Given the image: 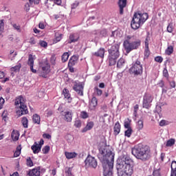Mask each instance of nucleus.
<instances>
[{
  "mask_svg": "<svg viewBox=\"0 0 176 176\" xmlns=\"http://www.w3.org/2000/svg\"><path fill=\"white\" fill-rule=\"evenodd\" d=\"M14 105L16 108V115L17 116H23V115H27L28 113V108L25 104V101L23 96H20L16 98Z\"/></svg>",
  "mask_w": 176,
  "mask_h": 176,
  "instance_id": "obj_7",
  "label": "nucleus"
},
{
  "mask_svg": "<svg viewBox=\"0 0 176 176\" xmlns=\"http://www.w3.org/2000/svg\"><path fill=\"white\" fill-rule=\"evenodd\" d=\"M119 133H120V123L119 122H117L113 128V134L114 135H119Z\"/></svg>",
  "mask_w": 176,
  "mask_h": 176,
  "instance_id": "obj_25",
  "label": "nucleus"
},
{
  "mask_svg": "<svg viewBox=\"0 0 176 176\" xmlns=\"http://www.w3.org/2000/svg\"><path fill=\"white\" fill-rule=\"evenodd\" d=\"M64 94V97L66 100H67V102H72V98H71V94H69V91L67 89H64L63 91Z\"/></svg>",
  "mask_w": 176,
  "mask_h": 176,
  "instance_id": "obj_20",
  "label": "nucleus"
},
{
  "mask_svg": "<svg viewBox=\"0 0 176 176\" xmlns=\"http://www.w3.org/2000/svg\"><path fill=\"white\" fill-rule=\"evenodd\" d=\"M21 68V64L17 63L16 65L11 67L10 69L12 72H19Z\"/></svg>",
  "mask_w": 176,
  "mask_h": 176,
  "instance_id": "obj_34",
  "label": "nucleus"
},
{
  "mask_svg": "<svg viewBox=\"0 0 176 176\" xmlns=\"http://www.w3.org/2000/svg\"><path fill=\"white\" fill-rule=\"evenodd\" d=\"M65 155L66 157V159L71 160L76 157V156H78V154L75 152H65Z\"/></svg>",
  "mask_w": 176,
  "mask_h": 176,
  "instance_id": "obj_26",
  "label": "nucleus"
},
{
  "mask_svg": "<svg viewBox=\"0 0 176 176\" xmlns=\"http://www.w3.org/2000/svg\"><path fill=\"white\" fill-rule=\"evenodd\" d=\"M12 27H13V28H14V30H16V31H18V32H21V30H20V25H19L16 23H14V24H12Z\"/></svg>",
  "mask_w": 176,
  "mask_h": 176,
  "instance_id": "obj_54",
  "label": "nucleus"
},
{
  "mask_svg": "<svg viewBox=\"0 0 176 176\" xmlns=\"http://www.w3.org/2000/svg\"><path fill=\"white\" fill-rule=\"evenodd\" d=\"M21 123L24 129H28V119L26 117L22 118Z\"/></svg>",
  "mask_w": 176,
  "mask_h": 176,
  "instance_id": "obj_35",
  "label": "nucleus"
},
{
  "mask_svg": "<svg viewBox=\"0 0 176 176\" xmlns=\"http://www.w3.org/2000/svg\"><path fill=\"white\" fill-rule=\"evenodd\" d=\"M5 27V20H0V36L3 32V28Z\"/></svg>",
  "mask_w": 176,
  "mask_h": 176,
  "instance_id": "obj_43",
  "label": "nucleus"
},
{
  "mask_svg": "<svg viewBox=\"0 0 176 176\" xmlns=\"http://www.w3.org/2000/svg\"><path fill=\"white\" fill-rule=\"evenodd\" d=\"M19 133L13 131L11 134V138H12L13 141H19Z\"/></svg>",
  "mask_w": 176,
  "mask_h": 176,
  "instance_id": "obj_37",
  "label": "nucleus"
},
{
  "mask_svg": "<svg viewBox=\"0 0 176 176\" xmlns=\"http://www.w3.org/2000/svg\"><path fill=\"white\" fill-rule=\"evenodd\" d=\"M65 173L66 176H72V168L69 167H66L65 168Z\"/></svg>",
  "mask_w": 176,
  "mask_h": 176,
  "instance_id": "obj_39",
  "label": "nucleus"
},
{
  "mask_svg": "<svg viewBox=\"0 0 176 176\" xmlns=\"http://www.w3.org/2000/svg\"><path fill=\"white\" fill-rule=\"evenodd\" d=\"M38 28H41V30H45V24L43 23V22H41L38 24Z\"/></svg>",
  "mask_w": 176,
  "mask_h": 176,
  "instance_id": "obj_62",
  "label": "nucleus"
},
{
  "mask_svg": "<svg viewBox=\"0 0 176 176\" xmlns=\"http://www.w3.org/2000/svg\"><path fill=\"white\" fill-rule=\"evenodd\" d=\"M38 71L41 72L42 78H47V74L50 73V63H49L47 59H44L39 62Z\"/></svg>",
  "mask_w": 176,
  "mask_h": 176,
  "instance_id": "obj_8",
  "label": "nucleus"
},
{
  "mask_svg": "<svg viewBox=\"0 0 176 176\" xmlns=\"http://www.w3.org/2000/svg\"><path fill=\"white\" fill-rule=\"evenodd\" d=\"M124 64H126V60L123 58H120L117 62V68H122L124 67Z\"/></svg>",
  "mask_w": 176,
  "mask_h": 176,
  "instance_id": "obj_29",
  "label": "nucleus"
},
{
  "mask_svg": "<svg viewBox=\"0 0 176 176\" xmlns=\"http://www.w3.org/2000/svg\"><path fill=\"white\" fill-rule=\"evenodd\" d=\"M85 167L87 168L91 167V168H97V160L91 155H88L86 160H85Z\"/></svg>",
  "mask_w": 176,
  "mask_h": 176,
  "instance_id": "obj_11",
  "label": "nucleus"
},
{
  "mask_svg": "<svg viewBox=\"0 0 176 176\" xmlns=\"http://www.w3.org/2000/svg\"><path fill=\"white\" fill-rule=\"evenodd\" d=\"M29 43H30V45H36V41H35V38L32 37V38H30V39L29 41Z\"/></svg>",
  "mask_w": 176,
  "mask_h": 176,
  "instance_id": "obj_59",
  "label": "nucleus"
},
{
  "mask_svg": "<svg viewBox=\"0 0 176 176\" xmlns=\"http://www.w3.org/2000/svg\"><path fill=\"white\" fill-rule=\"evenodd\" d=\"M127 6V0H119L118 6L120 8V14H123L124 8Z\"/></svg>",
  "mask_w": 176,
  "mask_h": 176,
  "instance_id": "obj_17",
  "label": "nucleus"
},
{
  "mask_svg": "<svg viewBox=\"0 0 176 176\" xmlns=\"http://www.w3.org/2000/svg\"><path fill=\"white\" fill-rule=\"evenodd\" d=\"M78 63V57L73 56L69 60L68 67H74V65Z\"/></svg>",
  "mask_w": 176,
  "mask_h": 176,
  "instance_id": "obj_24",
  "label": "nucleus"
},
{
  "mask_svg": "<svg viewBox=\"0 0 176 176\" xmlns=\"http://www.w3.org/2000/svg\"><path fill=\"white\" fill-rule=\"evenodd\" d=\"M85 89V84L79 81H75L74 82L73 89L77 93L78 96H83V90Z\"/></svg>",
  "mask_w": 176,
  "mask_h": 176,
  "instance_id": "obj_12",
  "label": "nucleus"
},
{
  "mask_svg": "<svg viewBox=\"0 0 176 176\" xmlns=\"http://www.w3.org/2000/svg\"><path fill=\"white\" fill-rule=\"evenodd\" d=\"M1 116L3 118V120H4V122H6V120H8V111H4L1 114Z\"/></svg>",
  "mask_w": 176,
  "mask_h": 176,
  "instance_id": "obj_46",
  "label": "nucleus"
},
{
  "mask_svg": "<svg viewBox=\"0 0 176 176\" xmlns=\"http://www.w3.org/2000/svg\"><path fill=\"white\" fill-rule=\"evenodd\" d=\"M131 134H133V129L131 128H128L124 132L125 137H127L128 138L131 137Z\"/></svg>",
  "mask_w": 176,
  "mask_h": 176,
  "instance_id": "obj_38",
  "label": "nucleus"
},
{
  "mask_svg": "<svg viewBox=\"0 0 176 176\" xmlns=\"http://www.w3.org/2000/svg\"><path fill=\"white\" fill-rule=\"evenodd\" d=\"M149 17L148 13L137 12H135L131 23V27L133 30H138L141 25H144L145 21Z\"/></svg>",
  "mask_w": 176,
  "mask_h": 176,
  "instance_id": "obj_4",
  "label": "nucleus"
},
{
  "mask_svg": "<svg viewBox=\"0 0 176 176\" xmlns=\"http://www.w3.org/2000/svg\"><path fill=\"white\" fill-rule=\"evenodd\" d=\"M94 54L97 57H101V58H104V54H105V49L100 48L97 52H95Z\"/></svg>",
  "mask_w": 176,
  "mask_h": 176,
  "instance_id": "obj_28",
  "label": "nucleus"
},
{
  "mask_svg": "<svg viewBox=\"0 0 176 176\" xmlns=\"http://www.w3.org/2000/svg\"><path fill=\"white\" fill-rule=\"evenodd\" d=\"M175 144V139H170L166 142V146H173Z\"/></svg>",
  "mask_w": 176,
  "mask_h": 176,
  "instance_id": "obj_42",
  "label": "nucleus"
},
{
  "mask_svg": "<svg viewBox=\"0 0 176 176\" xmlns=\"http://www.w3.org/2000/svg\"><path fill=\"white\" fill-rule=\"evenodd\" d=\"M28 65L30 67V71H32L33 74H36V69H34V56L32 54L29 55Z\"/></svg>",
  "mask_w": 176,
  "mask_h": 176,
  "instance_id": "obj_15",
  "label": "nucleus"
},
{
  "mask_svg": "<svg viewBox=\"0 0 176 176\" xmlns=\"http://www.w3.org/2000/svg\"><path fill=\"white\" fill-rule=\"evenodd\" d=\"M171 172L170 176H176V162L173 161L170 165Z\"/></svg>",
  "mask_w": 176,
  "mask_h": 176,
  "instance_id": "obj_27",
  "label": "nucleus"
},
{
  "mask_svg": "<svg viewBox=\"0 0 176 176\" xmlns=\"http://www.w3.org/2000/svg\"><path fill=\"white\" fill-rule=\"evenodd\" d=\"M54 3H56L58 6L61 5V0H54Z\"/></svg>",
  "mask_w": 176,
  "mask_h": 176,
  "instance_id": "obj_64",
  "label": "nucleus"
},
{
  "mask_svg": "<svg viewBox=\"0 0 176 176\" xmlns=\"http://www.w3.org/2000/svg\"><path fill=\"white\" fill-rule=\"evenodd\" d=\"M27 166L29 167H32V166H34V162H32L31 157L27 159Z\"/></svg>",
  "mask_w": 176,
  "mask_h": 176,
  "instance_id": "obj_49",
  "label": "nucleus"
},
{
  "mask_svg": "<svg viewBox=\"0 0 176 176\" xmlns=\"http://www.w3.org/2000/svg\"><path fill=\"white\" fill-rule=\"evenodd\" d=\"M169 85L171 89H175V81H170Z\"/></svg>",
  "mask_w": 176,
  "mask_h": 176,
  "instance_id": "obj_61",
  "label": "nucleus"
},
{
  "mask_svg": "<svg viewBox=\"0 0 176 176\" xmlns=\"http://www.w3.org/2000/svg\"><path fill=\"white\" fill-rule=\"evenodd\" d=\"M98 158L101 162L103 168L104 176H113V162L115 160V154L111 151H107L105 155H104V147L100 146L99 148Z\"/></svg>",
  "mask_w": 176,
  "mask_h": 176,
  "instance_id": "obj_1",
  "label": "nucleus"
},
{
  "mask_svg": "<svg viewBox=\"0 0 176 176\" xmlns=\"http://www.w3.org/2000/svg\"><path fill=\"white\" fill-rule=\"evenodd\" d=\"M25 10H26V12H28L30 10V3H26L25 4Z\"/></svg>",
  "mask_w": 176,
  "mask_h": 176,
  "instance_id": "obj_63",
  "label": "nucleus"
},
{
  "mask_svg": "<svg viewBox=\"0 0 176 176\" xmlns=\"http://www.w3.org/2000/svg\"><path fill=\"white\" fill-rule=\"evenodd\" d=\"M151 54V52L149 51V47H146L144 50V56H146V58L149 57V55Z\"/></svg>",
  "mask_w": 176,
  "mask_h": 176,
  "instance_id": "obj_48",
  "label": "nucleus"
},
{
  "mask_svg": "<svg viewBox=\"0 0 176 176\" xmlns=\"http://www.w3.org/2000/svg\"><path fill=\"white\" fill-rule=\"evenodd\" d=\"M98 104V101L97 100L96 97H93L91 100L89 102V109L91 111H94V109H96V107H97Z\"/></svg>",
  "mask_w": 176,
  "mask_h": 176,
  "instance_id": "obj_18",
  "label": "nucleus"
},
{
  "mask_svg": "<svg viewBox=\"0 0 176 176\" xmlns=\"http://www.w3.org/2000/svg\"><path fill=\"white\" fill-rule=\"evenodd\" d=\"M42 146L38 144V143L34 142V144L32 146V150L33 151V153H39L41 152V149Z\"/></svg>",
  "mask_w": 176,
  "mask_h": 176,
  "instance_id": "obj_21",
  "label": "nucleus"
},
{
  "mask_svg": "<svg viewBox=\"0 0 176 176\" xmlns=\"http://www.w3.org/2000/svg\"><path fill=\"white\" fill-rule=\"evenodd\" d=\"M168 121L162 120L160 122V126H168Z\"/></svg>",
  "mask_w": 176,
  "mask_h": 176,
  "instance_id": "obj_51",
  "label": "nucleus"
},
{
  "mask_svg": "<svg viewBox=\"0 0 176 176\" xmlns=\"http://www.w3.org/2000/svg\"><path fill=\"white\" fill-rule=\"evenodd\" d=\"M174 52V47L168 45L167 49L165 50V53L167 56H171Z\"/></svg>",
  "mask_w": 176,
  "mask_h": 176,
  "instance_id": "obj_30",
  "label": "nucleus"
},
{
  "mask_svg": "<svg viewBox=\"0 0 176 176\" xmlns=\"http://www.w3.org/2000/svg\"><path fill=\"white\" fill-rule=\"evenodd\" d=\"M136 128L138 130H142L144 129V121L142 120H139L136 124Z\"/></svg>",
  "mask_w": 176,
  "mask_h": 176,
  "instance_id": "obj_33",
  "label": "nucleus"
},
{
  "mask_svg": "<svg viewBox=\"0 0 176 176\" xmlns=\"http://www.w3.org/2000/svg\"><path fill=\"white\" fill-rule=\"evenodd\" d=\"M79 6V2L75 1L74 3L72 4V9H76Z\"/></svg>",
  "mask_w": 176,
  "mask_h": 176,
  "instance_id": "obj_57",
  "label": "nucleus"
},
{
  "mask_svg": "<svg viewBox=\"0 0 176 176\" xmlns=\"http://www.w3.org/2000/svg\"><path fill=\"white\" fill-rule=\"evenodd\" d=\"M32 120L36 124H39L41 123V116H38V114H34L33 115Z\"/></svg>",
  "mask_w": 176,
  "mask_h": 176,
  "instance_id": "obj_31",
  "label": "nucleus"
},
{
  "mask_svg": "<svg viewBox=\"0 0 176 176\" xmlns=\"http://www.w3.org/2000/svg\"><path fill=\"white\" fill-rule=\"evenodd\" d=\"M120 44H114L109 49L108 61L110 67L116 64V60L120 56Z\"/></svg>",
  "mask_w": 176,
  "mask_h": 176,
  "instance_id": "obj_6",
  "label": "nucleus"
},
{
  "mask_svg": "<svg viewBox=\"0 0 176 176\" xmlns=\"http://www.w3.org/2000/svg\"><path fill=\"white\" fill-rule=\"evenodd\" d=\"M46 170L41 166L36 167L27 171V176H41V173H45Z\"/></svg>",
  "mask_w": 176,
  "mask_h": 176,
  "instance_id": "obj_13",
  "label": "nucleus"
},
{
  "mask_svg": "<svg viewBox=\"0 0 176 176\" xmlns=\"http://www.w3.org/2000/svg\"><path fill=\"white\" fill-rule=\"evenodd\" d=\"M124 129H131V120L127 118L124 122Z\"/></svg>",
  "mask_w": 176,
  "mask_h": 176,
  "instance_id": "obj_32",
  "label": "nucleus"
},
{
  "mask_svg": "<svg viewBox=\"0 0 176 176\" xmlns=\"http://www.w3.org/2000/svg\"><path fill=\"white\" fill-rule=\"evenodd\" d=\"M131 153L138 160H141L142 162H146V160L151 159V149L142 144H139L132 148Z\"/></svg>",
  "mask_w": 176,
  "mask_h": 176,
  "instance_id": "obj_3",
  "label": "nucleus"
},
{
  "mask_svg": "<svg viewBox=\"0 0 176 176\" xmlns=\"http://www.w3.org/2000/svg\"><path fill=\"white\" fill-rule=\"evenodd\" d=\"M155 61H156V63H163V58L162 56H157L155 58Z\"/></svg>",
  "mask_w": 176,
  "mask_h": 176,
  "instance_id": "obj_53",
  "label": "nucleus"
},
{
  "mask_svg": "<svg viewBox=\"0 0 176 176\" xmlns=\"http://www.w3.org/2000/svg\"><path fill=\"white\" fill-rule=\"evenodd\" d=\"M94 127V122L93 121H88L87 122L86 126L82 130V133H86V131H89L91 130Z\"/></svg>",
  "mask_w": 176,
  "mask_h": 176,
  "instance_id": "obj_19",
  "label": "nucleus"
},
{
  "mask_svg": "<svg viewBox=\"0 0 176 176\" xmlns=\"http://www.w3.org/2000/svg\"><path fill=\"white\" fill-rule=\"evenodd\" d=\"M163 75L165 78L168 77V71H167V69L163 70Z\"/></svg>",
  "mask_w": 176,
  "mask_h": 176,
  "instance_id": "obj_60",
  "label": "nucleus"
},
{
  "mask_svg": "<svg viewBox=\"0 0 176 176\" xmlns=\"http://www.w3.org/2000/svg\"><path fill=\"white\" fill-rule=\"evenodd\" d=\"M93 35H96V38H103V36H107V30L102 29L94 30L92 32Z\"/></svg>",
  "mask_w": 176,
  "mask_h": 176,
  "instance_id": "obj_14",
  "label": "nucleus"
},
{
  "mask_svg": "<svg viewBox=\"0 0 176 176\" xmlns=\"http://www.w3.org/2000/svg\"><path fill=\"white\" fill-rule=\"evenodd\" d=\"M39 45L41 47H47V43L46 41H41Z\"/></svg>",
  "mask_w": 176,
  "mask_h": 176,
  "instance_id": "obj_55",
  "label": "nucleus"
},
{
  "mask_svg": "<svg viewBox=\"0 0 176 176\" xmlns=\"http://www.w3.org/2000/svg\"><path fill=\"white\" fill-rule=\"evenodd\" d=\"M152 101H153V97L151 94H145L143 96L142 107L146 108V109H149L152 106Z\"/></svg>",
  "mask_w": 176,
  "mask_h": 176,
  "instance_id": "obj_10",
  "label": "nucleus"
},
{
  "mask_svg": "<svg viewBox=\"0 0 176 176\" xmlns=\"http://www.w3.org/2000/svg\"><path fill=\"white\" fill-rule=\"evenodd\" d=\"M21 153V146L19 145L16 147V151L14 153V157H19Z\"/></svg>",
  "mask_w": 176,
  "mask_h": 176,
  "instance_id": "obj_36",
  "label": "nucleus"
},
{
  "mask_svg": "<svg viewBox=\"0 0 176 176\" xmlns=\"http://www.w3.org/2000/svg\"><path fill=\"white\" fill-rule=\"evenodd\" d=\"M64 120L66 122H72V111H65L64 113Z\"/></svg>",
  "mask_w": 176,
  "mask_h": 176,
  "instance_id": "obj_22",
  "label": "nucleus"
},
{
  "mask_svg": "<svg viewBox=\"0 0 176 176\" xmlns=\"http://www.w3.org/2000/svg\"><path fill=\"white\" fill-rule=\"evenodd\" d=\"M75 127H77V129H79L80 127H82V121L80 120H76L74 122Z\"/></svg>",
  "mask_w": 176,
  "mask_h": 176,
  "instance_id": "obj_44",
  "label": "nucleus"
},
{
  "mask_svg": "<svg viewBox=\"0 0 176 176\" xmlns=\"http://www.w3.org/2000/svg\"><path fill=\"white\" fill-rule=\"evenodd\" d=\"M167 31L169 33L173 32V31H174V27L173 26V23H169L168 27H167Z\"/></svg>",
  "mask_w": 176,
  "mask_h": 176,
  "instance_id": "obj_47",
  "label": "nucleus"
},
{
  "mask_svg": "<svg viewBox=\"0 0 176 176\" xmlns=\"http://www.w3.org/2000/svg\"><path fill=\"white\" fill-rule=\"evenodd\" d=\"M129 73L133 75H141L142 74V65L141 62L137 60L132 64V67L129 69Z\"/></svg>",
  "mask_w": 176,
  "mask_h": 176,
  "instance_id": "obj_9",
  "label": "nucleus"
},
{
  "mask_svg": "<svg viewBox=\"0 0 176 176\" xmlns=\"http://www.w3.org/2000/svg\"><path fill=\"white\" fill-rule=\"evenodd\" d=\"M95 93L97 94V96H101V94H102V90L98 89V87H96Z\"/></svg>",
  "mask_w": 176,
  "mask_h": 176,
  "instance_id": "obj_56",
  "label": "nucleus"
},
{
  "mask_svg": "<svg viewBox=\"0 0 176 176\" xmlns=\"http://www.w3.org/2000/svg\"><path fill=\"white\" fill-rule=\"evenodd\" d=\"M158 87H162V94H166L167 93V87L164 88V81L163 80H160L157 84Z\"/></svg>",
  "mask_w": 176,
  "mask_h": 176,
  "instance_id": "obj_23",
  "label": "nucleus"
},
{
  "mask_svg": "<svg viewBox=\"0 0 176 176\" xmlns=\"http://www.w3.org/2000/svg\"><path fill=\"white\" fill-rule=\"evenodd\" d=\"M5 104V99L2 97L0 98V110L3 108V104Z\"/></svg>",
  "mask_w": 176,
  "mask_h": 176,
  "instance_id": "obj_52",
  "label": "nucleus"
},
{
  "mask_svg": "<svg viewBox=\"0 0 176 176\" xmlns=\"http://www.w3.org/2000/svg\"><path fill=\"white\" fill-rule=\"evenodd\" d=\"M79 41V34L76 33H72L69 36L68 43H75Z\"/></svg>",
  "mask_w": 176,
  "mask_h": 176,
  "instance_id": "obj_16",
  "label": "nucleus"
},
{
  "mask_svg": "<svg viewBox=\"0 0 176 176\" xmlns=\"http://www.w3.org/2000/svg\"><path fill=\"white\" fill-rule=\"evenodd\" d=\"M69 57V54H68V52H65L62 55V61H63V63H65L66 61H68Z\"/></svg>",
  "mask_w": 176,
  "mask_h": 176,
  "instance_id": "obj_41",
  "label": "nucleus"
},
{
  "mask_svg": "<svg viewBox=\"0 0 176 176\" xmlns=\"http://www.w3.org/2000/svg\"><path fill=\"white\" fill-rule=\"evenodd\" d=\"M80 117L82 119H87V118H89V113L85 111H82L80 113Z\"/></svg>",
  "mask_w": 176,
  "mask_h": 176,
  "instance_id": "obj_40",
  "label": "nucleus"
},
{
  "mask_svg": "<svg viewBox=\"0 0 176 176\" xmlns=\"http://www.w3.org/2000/svg\"><path fill=\"white\" fill-rule=\"evenodd\" d=\"M43 138H46L47 140H50V138H52V135H50V134L49 133H44L43 135Z\"/></svg>",
  "mask_w": 176,
  "mask_h": 176,
  "instance_id": "obj_58",
  "label": "nucleus"
},
{
  "mask_svg": "<svg viewBox=\"0 0 176 176\" xmlns=\"http://www.w3.org/2000/svg\"><path fill=\"white\" fill-rule=\"evenodd\" d=\"M123 46L126 53H130L132 50H137L141 46V40L134 41V36H127Z\"/></svg>",
  "mask_w": 176,
  "mask_h": 176,
  "instance_id": "obj_5",
  "label": "nucleus"
},
{
  "mask_svg": "<svg viewBox=\"0 0 176 176\" xmlns=\"http://www.w3.org/2000/svg\"><path fill=\"white\" fill-rule=\"evenodd\" d=\"M132 162L130 156L124 153L117 160L116 168L118 175L121 174V176H132L133 173Z\"/></svg>",
  "mask_w": 176,
  "mask_h": 176,
  "instance_id": "obj_2",
  "label": "nucleus"
},
{
  "mask_svg": "<svg viewBox=\"0 0 176 176\" xmlns=\"http://www.w3.org/2000/svg\"><path fill=\"white\" fill-rule=\"evenodd\" d=\"M153 176H162V173H160V170L157 169L155 170L153 173Z\"/></svg>",
  "mask_w": 176,
  "mask_h": 176,
  "instance_id": "obj_50",
  "label": "nucleus"
},
{
  "mask_svg": "<svg viewBox=\"0 0 176 176\" xmlns=\"http://www.w3.org/2000/svg\"><path fill=\"white\" fill-rule=\"evenodd\" d=\"M49 151H50V146H45L42 149V152H43V153H44V155H46L47 153H49Z\"/></svg>",
  "mask_w": 176,
  "mask_h": 176,
  "instance_id": "obj_45",
  "label": "nucleus"
}]
</instances>
